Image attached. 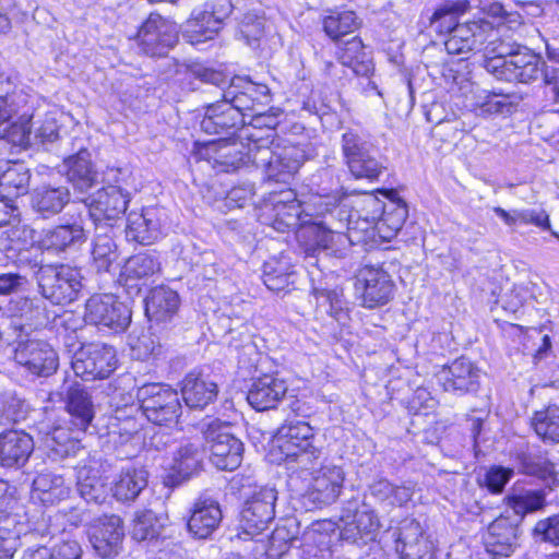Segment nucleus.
I'll use <instances>...</instances> for the list:
<instances>
[{
    "label": "nucleus",
    "instance_id": "1",
    "mask_svg": "<svg viewBox=\"0 0 559 559\" xmlns=\"http://www.w3.org/2000/svg\"><path fill=\"white\" fill-rule=\"evenodd\" d=\"M269 102L270 90L266 85L236 76L224 91L223 100L206 107L200 128L209 134H234L245 126L247 116L251 117L250 123L274 128L276 118L264 111Z\"/></svg>",
    "mask_w": 559,
    "mask_h": 559
},
{
    "label": "nucleus",
    "instance_id": "2",
    "mask_svg": "<svg viewBox=\"0 0 559 559\" xmlns=\"http://www.w3.org/2000/svg\"><path fill=\"white\" fill-rule=\"evenodd\" d=\"M545 46L547 59L552 64L542 61L527 48L503 38L499 46L488 47L490 59L486 61L485 69L498 80L508 82L531 83L542 76L559 102V40L546 39Z\"/></svg>",
    "mask_w": 559,
    "mask_h": 559
},
{
    "label": "nucleus",
    "instance_id": "3",
    "mask_svg": "<svg viewBox=\"0 0 559 559\" xmlns=\"http://www.w3.org/2000/svg\"><path fill=\"white\" fill-rule=\"evenodd\" d=\"M66 409L70 416L69 424L53 412L46 413L37 424L43 436L47 455L53 460L75 456L83 449L81 437L95 417V406L88 391L81 384L69 386L66 394Z\"/></svg>",
    "mask_w": 559,
    "mask_h": 559
},
{
    "label": "nucleus",
    "instance_id": "4",
    "mask_svg": "<svg viewBox=\"0 0 559 559\" xmlns=\"http://www.w3.org/2000/svg\"><path fill=\"white\" fill-rule=\"evenodd\" d=\"M250 139L248 155L251 164L261 169L269 180L287 182L305 162V151L281 138Z\"/></svg>",
    "mask_w": 559,
    "mask_h": 559
},
{
    "label": "nucleus",
    "instance_id": "5",
    "mask_svg": "<svg viewBox=\"0 0 559 559\" xmlns=\"http://www.w3.org/2000/svg\"><path fill=\"white\" fill-rule=\"evenodd\" d=\"M500 33V28H493L484 20L461 23L447 37L444 48L449 55L463 56L464 59L483 49L485 64L490 59L488 47L499 46L503 39Z\"/></svg>",
    "mask_w": 559,
    "mask_h": 559
},
{
    "label": "nucleus",
    "instance_id": "6",
    "mask_svg": "<svg viewBox=\"0 0 559 559\" xmlns=\"http://www.w3.org/2000/svg\"><path fill=\"white\" fill-rule=\"evenodd\" d=\"M82 280L81 271L67 264L43 265L37 272L39 293L53 305L76 300L83 288Z\"/></svg>",
    "mask_w": 559,
    "mask_h": 559
},
{
    "label": "nucleus",
    "instance_id": "7",
    "mask_svg": "<svg viewBox=\"0 0 559 559\" xmlns=\"http://www.w3.org/2000/svg\"><path fill=\"white\" fill-rule=\"evenodd\" d=\"M342 154L344 162L356 179L377 180L384 166L376 157V147L368 136L354 129L342 135Z\"/></svg>",
    "mask_w": 559,
    "mask_h": 559
},
{
    "label": "nucleus",
    "instance_id": "8",
    "mask_svg": "<svg viewBox=\"0 0 559 559\" xmlns=\"http://www.w3.org/2000/svg\"><path fill=\"white\" fill-rule=\"evenodd\" d=\"M136 397L141 415L155 425L176 424L181 414L177 391L162 383H146L139 388Z\"/></svg>",
    "mask_w": 559,
    "mask_h": 559
},
{
    "label": "nucleus",
    "instance_id": "9",
    "mask_svg": "<svg viewBox=\"0 0 559 559\" xmlns=\"http://www.w3.org/2000/svg\"><path fill=\"white\" fill-rule=\"evenodd\" d=\"M276 442L286 461L298 462L304 467L320 456V450L313 444V429L306 421L290 420L283 424L277 430Z\"/></svg>",
    "mask_w": 559,
    "mask_h": 559
},
{
    "label": "nucleus",
    "instance_id": "10",
    "mask_svg": "<svg viewBox=\"0 0 559 559\" xmlns=\"http://www.w3.org/2000/svg\"><path fill=\"white\" fill-rule=\"evenodd\" d=\"M233 5L228 0L205 2L195 8L185 24L183 36L192 44L213 39L229 16Z\"/></svg>",
    "mask_w": 559,
    "mask_h": 559
},
{
    "label": "nucleus",
    "instance_id": "11",
    "mask_svg": "<svg viewBox=\"0 0 559 559\" xmlns=\"http://www.w3.org/2000/svg\"><path fill=\"white\" fill-rule=\"evenodd\" d=\"M395 284L380 265L366 264L355 275V292L361 306L374 309L386 305L394 296Z\"/></svg>",
    "mask_w": 559,
    "mask_h": 559
},
{
    "label": "nucleus",
    "instance_id": "12",
    "mask_svg": "<svg viewBox=\"0 0 559 559\" xmlns=\"http://www.w3.org/2000/svg\"><path fill=\"white\" fill-rule=\"evenodd\" d=\"M204 437L210 444L211 462L223 471L236 469L242 461L243 444L229 432V426L214 419L207 423Z\"/></svg>",
    "mask_w": 559,
    "mask_h": 559
},
{
    "label": "nucleus",
    "instance_id": "13",
    "mask_svg": "<svg viewBox=\"0 0 559 559\" xmlns=\"http://www.w3.org/2000/svg\"><path fill=\"white\" fill-rule=\"evenodd\" d=\"M116 366L115 348L103 343L83 345L72 360L75 376L85 381L108 378Z\"/></svg>",
    "mask_w": 559,
    "mask_h": 559
},
{
    "label": "nucleus",
    "instance_id": "14",
    "mask_svg": "<svg viewBox=\"0 0 559 559\" xmlns=\"http://www.w3.org/2000/svg\"><path fill=\"white\" fill-rule=\"evenodd\" d=\"M84 319L95 325H103L116 332L124 331L131 322V310L115 295L96 294L85 304Z\"/></svg>",
    "mask_w": 559,
    "mask_h": 559
},
{
    "label": "nucleus",
    "instance_id": "15",
    "mask_svg": "<svg viewBox=\"0 0 559 559\" xmlns=\"http://www.w3.org/2000/svg\"><path fill=\"white\" fill-rule=\"evenodd\" d=\"M138 44L148 56H163L178 41L175 22L157 13H151L138 32Z\"/></svg>",
    "mask_w": 559,
    "mask_h": 559
},
{
    "label": "nucleus",
    "instance_id": "16",
    "mask_svg": "<svg viewBox=\"0 0 559 559\" xmlns=\"http://www.w3.org/2000/svg\"><path fill=\"white\" fill-rule=\"evenodd\" d=\"M277 491L271 487H261L245 502L240 526L245 534L254 536L265 528L275 516Z\"/></svg>",
    "mask_w": 559,
    "mask_h": 559
},
{
    "label": "nucleus",
    "instance_id": "17",
    "mask_svg": "<svg viewBox=\"0 0 559 559\" xmlns=\"http://www.w3.org/2000/svg\"><path fill=\"white\" fill-rule=\"evenodd\" d=\"M272 206V227L280 231L297 230L306 228L310 224L311 214L304 210L301 201L297 199L292 189L271 193L269 200Z\"/></svg>",
    "mask_w": 559,
    "mask_h": 559
},
{
    "label": "nucleus",
    "instance_id": "18",
    "mask_svg": "<svg viewBox=\"0 0 559 559\" xmlns=\"http://www.w3.org/2000/svg\"><path fill=\"white\" fill-rule=\"evenodd\" d=\"M249 144L230 139H219L202 144L198 148V156L205 159L221 171H233L241 166L251 164L248 155Z\"/></svg>",
    "mask_w": 559,
    "mask_h": 559
},
{
    "label": "nucleus",
    "instance_id": "19",
    "mask_svg": "<svg viewBox=\"0 0 559 559\" xmlns=\"http://www.w3.org/2000/svg\"><path fill=\"white\" fill-rule=\"evenodd\" d=\"M130 195L117 185L99 189L84 200L90 217L97 225L120 218L127 211Z\"/></svg>",
    "mask_w": 559,
    "mask_h": 559
},
{
    "label": "nucleus",
    "instance_id": "20",
    "mask_svg": "<svg viewBox=\"0 0 559 559\" xmlns=\"http://www.w3.org/2000/svg\"><path fill=\"white\" fill-rule=\"evenodd\" d=\"M345 473L341 466L326 464L313 472L305 499L314 508H322L336 501L343 484Z\"/></svg>",
    "mask_w": 559,
    "mask_h": 559
},
{
    "label": "nucleus",
    "instance_id": "21",
    "mask_svg": "<svg viewBox=\"0 0 559 559\" xmlns=\"http://www.w3.org/2000/svg\"><path fill=\"white\" fill-rule=\"evenodd\" d=\"M14 359L29 372L40 377L52 374L59 366L56 350L41 340L32 338L19 342L14 352Z\"/></svg>",
    "mask_w": 559,
    "mask_h": 559
},
{
    "label": "nucleus",
    "instance_id": "22",
    "mask_svg": "<svg viewBox=\"0 0 559 559\" xmlns=\"http://www.w3.org/2000/svg\"><path fill=\"white\" fill-rule=\"evenodd\" d=\"M90 542L102 558L117 556L122 548L124 530L122 520L116 514H105L90 525Z\"/></svg>",
    "mask_w": 559,
    "mask_h": 559
},
{
    "label": "nucleus",
    "instance_id": "23",
    "mask_svg": "<svg viewBox=\"0 0 559 559\" xmlns=\"http://www.w3.org/2000/svg\"><path fill=\"white\" fill-rule=\"evenodd\" d=\"M519 520L507 513L497 518L488 526L484 536L486 551L493 558L510 557L519 546Z\"/></svg>",
    "mask_w": 559,
    "mask_h": 559
},
{
    "label": "nucleus",
    "instance_id": "24",
    "mask_svg": "<svg viewBox=\"0 0 559 559\" xmlns=\"http://www.w3.org/2000/svg\"><path fill=\"white\" fill-rule=\"evenodd\" d=\"M127 221V236L139 243L151 245L167 226V214L162 207H147L141 213L131 212Z\"/></svg>",
    "mask_w": 559,
    "mask_h": 559
},
{
    "label": "nucleus",
    "instance_id": "25",
    "mask_svg": "<svg viewBox=\"0 0 559 559\" xmlns=\"http://www.w3.org/2000/svg\"><path fill=\"white\" fill-rule=\"evenodd\" d=\"M378 528V518L372 511L366 509H344L337 524L340 538L353 544L373 539Z\"/></svg>",
    "mask_w": 559,
    "mask_h": 559
},
{
    "label": "nucleus",
    "instance_id": "26",
    "mask_svg": "<svg viewBox=\"0 0 559 559\" xmlns=\"http://www.w3.org/2000/svg\"><path fill=\"white\" fill-rule=\"evenodd\" d=\"M365 210H370L376 218L378 237L383 241H390L401 230L407 217V207L404 203H391L384 205L381 200L368 195L365 201Z\"/></svg>",
    "mask_w": 559,
    "mask_h": 559
},
{
    "label": "nucleus",
    "instance_id": "27",
    "mask_svg": "<svg viewBox=\"0 0 559 559\" xmlns=\"http://www.w3.org/2000/svg\"><path fill=\"white\" fill-rule=\"evenodd\" d=\"M438 380L447 392L461 394L473 392L479 385V369L471 359L460 357L443 367L438 373Z\"/></svg>",
    "mask_w": 559,
    "mask_h": 559
},
{
    "label": "nucleus",
    "instance_id": "28",
    "mask_svg": "<svg viewBox=\"0 0 559 559\" xmlns=\"http://www.w3.org/2000/svg\"><path fill=\"white\" fill-rule=\"evenodd\" d=\"M222 519L219 503L211 497L201 496L191 508L187 527L193 537L205 539L218 528Z\"/></svg>",
    "mask_w": 559,
    "mask_h": 559
},
{
    "label": "nucleus",
    "instance_id": "29",
    "mask_svg": "<svg viewBox=\"0 0 559 559\" xmlns=\"http://www.w3.org/2000/svg\"><path fill=\"white\" fill-rule=\"evenodd\" d=\"M395 550L405 559H433V544L415 520L406 521L400 528Z\"/></svg>",
    "mask_w": 559,
    "mask_h": 559
},
{
    "label": "nucleus",
    "instance_id": "30",
    "mask_svg": "<svg viewBox=\"0 0 559 559\" xmlns=\"http://www.w3.org/2000/svg\"><path fill=\"white\" fill-rule=\"evenodd\" d=\"M286 381L275 374H263L253 380L248 403L257 411L275 408L287 393Z\"/></svg>",
    "mask_w": 559,
    "mask_h": 559
},
{
    "label": "nucleus",
    "instance_id": "31",
    "mask_svg": "<svg viewBox=\"0 0 559 559\" xmlns=\"http://www.w3.org/2000/svg\"><path fill=\"white\" fill-rule=\"evenodd\" d=\"M138 408L118 411L109 424V439L116 445L131 444L139 448L143 442L142 418Z\"/></svg>",
    "mask_w": 559,
    "mask_h": 559
},
{
    "label": "nucleus",
    "instance_id": "32",
    "mask_svg": "<svg viewBox=\"0 0 559 559\" xmlns=\"http://www.w3.org/2000/svg\"><path fill=\"white\" fill-rule=\"evenodd\" d=\"M34 450L33 438L22 430L0 433V464L5 467L21 466Z\"/></svg>",
    "mask_w": 559,
    "mask_h": 559
},
{
    "label": "nucleus",
    "instance_id": "33",
    "mask_svg": "<svg viewBox=\"0 0 559 559\" xmlns=\"http://www.w3.org/2000/svg\"><path fill=\"white\" fill-rule=\"evenodd\" d=\"M217 393V384L202 373L192 371L182 380V399L190 408H204L216 399Z\"/></svg>",
    "mask_w": 559,
    "mask_h": 559
},
{
    "label": "nucleus",
    "instance_id": "34",
    "mask_svg": "<svg viewBox=\"0 0 559 559\" xmlns=\"http://www.w3.org/2000/svg\"><path fill=\"white\" fill-rule=\"evenodd\" d=\"M200 464L199 445L190 441L181 443L173 454L171 474L166 477L165 484L171 486L181 484L199 469Z\"/></svg>",
    "mask_w": 559,
    "mask_h": 559
},
{
    "label": "nucleus",
    "instance_id": "35",
    "mask_svg": "<svg viewBox=\"0 0 559 559\" xmlns=\"http://www.w3.org/2000/svg\"><path fill=\"white\" fill-rule=\"evenodd\" d=\"M179 304L177 292L167 286H157L145 298V313L152 321L166 322L177 313Z\"/></svg>",
    "mask_w": 559,
    "mask_h": 559
},
{
    "label": "nucleus",
    "instance_id": "36",
    "mask_svg": "<svg viewBox=\"0 0 559 559\" xmlns=\"http://www.w3.org/2000/svg\"><path fill=\"white\" fill-rule=\"evenodd\" d=\"M70 484L61 475L55 473H40L33 481L32 498L45 506H53L69 498Z\"/></svg>",
    "mask_w": 559,
    "mask_h": 559
},
{
    "label": "nucleus",
    "instance_id": "37",
    "mask_svg": "<svg viewBox=\"0 0 559 559\" xmlns=\"http://www.w3.org/2000/svg\"><path fill=\"white\" fill-rule=\"evenodd\" d=\"M295 278L294 266L285 257L272 258L263 265V283L272 292L289 290L295 285Z\"/></svg>",
    "mask_w": 559,
    "mask_h": 559
},
{
    "label": "nucleus",
    "instance_id": "38",
    "mask_svg": "<svg viewBox=\"0 0 559 559\" xmlns=\"http://www.w3.org/2000/svg\"><path fill=\"white\" fill-rule=\"evenodd\" d=\"M70 201L67 187L43 186L32 193L33 209L44 217H49L62 211Z\"/></svg>",
    "mask_w": 559,
    "mask_h": 559
},
{
    "label": "nucleus",
    "instance_id": "39",
    "mask_svg": "<svg viewBox=\"0 0 559 559\" xmlns=\"http://www.w3.org/2000/svg\"><path fill=\"white\" fill-rule=\"evenodd\" d=\"M471 9L467 0L445 1L429 17V26L440 35H450L459 26V17Z\"/></svg>",
    "mask_w": 559,
    "mask_h": 559
},
{
    "label": "nucleus",
    "instance_id": "40",
    "mask_svg": "<svg viewBox=\"0 0 559 559\" xmlns=\"http://www.w3.org/2000/svg\"><path fill=\"white\" fill-rule=\"evenodd\" d=\"M68 179L75 189L85 191L97 181V173L91 162V155L86 150H80L76 155L69 156L64 160Z\"/></svg>",
    "mask_w": 559,
    "mask_h": 559
},
{
    "label": "nucleus",
    "instance_id": "41",
    "mask_svg": "<svg viewBox=\"0 0 559 559\" xmlns=\"http://www.w3.org/2000/svg\"><path fill=\"white\" fill-rule=\"evenodd\" d=\"M29 170L20 163L0 165V197L11 201L12 198L25 194L29 186Z\"/></svg>",
    "mask_w": 559,
    "mask_h": 559
},
{
    "label": "nucleus",
    "instance_id": "42",
    "mask_svg": "<svg viewBox=\"0 0 559 559\" xmlns=\"http://www.w3.org/2000/svg\"><path fill=\"white\" fill-rule=\"evenodd\" d=\"M160 272V262L156 254L140 252L130 257L121 271L126 285L132 286L134 281H146Z\"/></svg>",
    "mask_w": 559,
    "mask_h": 559
},
{
    "label": "nucleus",
    "instance_id": "43",
    "mask_svg": "<svg viewBox=\"0 0 559 559\" xmlns=\"http://www.w3.org/2000/svg\"><path fill=\"white\" fill-rule=\"evenodd\" d=\"M85 241V233L80 224H68L48 230L43 239L47 250L64 252L73 249Z\"/></svg>",
    "mask_w": 559,
    "mask_h": 559
},
{
    "label": "nucleus",
    "instance_id": "44",
    "mask_svg": "<svg viewBox=\"0 0 559 559\" xmlns=\"http://www.w3.org/2000/svg\"><path fill=\"white\" fill-rule=\"evenodd\" d=\"M148 474L143 467L122 469L114 483V496L120 501H132L147 486Z\"/></svg>",
    "mask_w": 559,
    "mask_h": 559
},
{
    "label": "nucleus",
    "instance_id": "45",
    "mask_svg": "<svg viewBox=\"0 0 559 559\" xmlns=\"http://www.w3.org/2000/svg\"><path fill=\"white\" fill-rule=\"evenodd\" d=\"M338 60L343 66L352 68L357 75L369 76L374 67L360 38L348 40L338 51Z\"/></svg>",
    "mask_w": 559,
    "mask_h": 559
},
{
    "label": "nucleus",
    "instance_id": "46",
    "mask_svg": "<svg viewBox=\"0 0 559 559\" xmlns=\"http://www.w3.org/2000/svg\"><path fill=\"white\" fill-rule=\"evenodd\" d=\"M536 435L545 442L559 443V406L550 404L536 411L532 418Z\"/></svg>",
    "mask_w": 559,
    "mask_h": 559
},
{
    "label": "nucleus",
    "instance_id": "47",
    "mask_svg": "<svg viewBox=\"0 0 559 559\" xmlns=\"http://www.w3.org/2000/svg\"><path fill=\"white\" fill-rule=\"evenodd\" d=\"M82 548L75 540H68L48 548L43 545L27 547L21 559H81Z\"/></svg>",
    "mask_w": 559,
    "mask_h": 559
},
{
    "label": "nucleus",
    "instance_id": "48",
    "mask_svg": "<svg viewBox=\"0 0 559 559\" xmlns=\"http://www.w3.org/2000/svg\"><path fill=\"white\" fill-rule=\"evenodd\" d=\"M520 466L524 474L538 477L545 481L557 484L558 473L555 464L546 456L535 454H521L519 456Z\"/></svg>",
    "mask_w": 559,
    "mask_h": 559
},
{
    "label": "nucleus",
    "instance_id": "49",
    "mask_svg": "<svg viewBox=\"0 0 559 559\" xmlns=\"http://www.w3.org/2000/svg\"><path fill=\"white\" fill-rule=\"evenodd\" d=\"M76 486L80 496L87 502L100 503L106 498L102 480L87 466L78 468Z\"/></svg>",
    "mask_w": 559,
    "mask_h": 559
},
{
    "label": "nucleus",
    "instance_id": "50",
    "mask_svg": "<svg viewBox=\"0 0 559 559\" xmlns=\"http://www.w3.org/2000/svg\"><path fill=\"white\" fill-rule=\"evenodd\" d=\"M93 264L98 272H107L118 259L117 246L107 234H97L92 250Z\"/></svg>",
    "mask_w": 559,
    "mask_h": 559
},
{
    "label": "nucleus",
    "instance_id": "51",
    "mask_svg": "<svg viewBox=\"0 0 559 559\" xmlns=\"http://www.w3.org/2000/svg\"><path fill=\"white\" fill-rule=\"evenodd\" d=\"M337 524L324 519L312 522L304 533V539L316 545L320 550L330 549L335 538Z\"/></svg>",
    "mask_w": 559,
    "mask_h": 559
},
{
    "label": "nucleus",
    "instance_id": "52",
    "mask_svg": "<svg viewBox=\"0 0 559 559\" xmlns=\"http://www.w3.org/2000/svg\"><path fill=\"white\" fill-rule=\"evenodd\" d=\"M358 26V19L353 11L334 12L323 21L325 33L334 40L353 33Z\"/></svg>",
    "mask_w": 559,
    "mask_h": 559
},
{
    "label": "nucleus",
    "instance_id": "53",
    "mask_svg": "<svg viewBox=\"0 0 559 559\" xmlns=\"http://www.w3.org/2000/svg\"><path fill=\"white\" fill-rule=\"evenodd\" d=\"M376 218L377 216L367 210L365 217H358L356 221L350 217L347 240L353 245H367L370 241H374L377 235L376 230Z\"/></svg>",
    "mask_w": 559,
    "mask_h": 559
},
{
    "label": "nucleus",
    "instance_id": "54",
    "mask_svg": "<svg viewBox=\"0 0 559 559\" xmlns=\"http://www.w3.org/2000/svg\"><path fill=\"white\" fill-rule=\"evenodd\" d=\"M29 412L28 403L15 392H4L0 397V420L19 423L24 420Z\"/></svg>",
    "mask_w": 559,
    "mask_h": 559
},
{
    "label": "nucleus",
    "instance_id": "55",
    "mask_svg": "<svg viewBox=\"0 0 559 559\" xmlns=\"http://www.w3.org/2000/svg\"><path fill=\"white\" fill-rule=\"evenodd\" d=\"M508 506L513 512L511 519H518L519 523L526 513L540 510L545 506V496L542 491H525L508 498Z\"/></svg>",
    "mask_w": 559,
    "mask_h": 559
},
{
    "label": "nucleus",
    "instance_id": "56",
    "mask_svg": "<svg viewBox=\"0 0 559 559\" xmlns=\"http://www.w3.org/2000/svg\"><path fill=\"white\" fill-rule=\"evenodd\" d=\"M163 525L157 515L151 510L138 512L133 520L131 535L134 539L142 542L157 537Z\"/></svg>",
    "mask_w": 559,
    "mask_h": 559
},
{
    "label": "nucleus",
    "instance_id": "57",
    "mask_svg": "<svg viewBox=\"0 0 559 559\" xmlns=\"http://www.w3.org/2000/svg\"><path fill=\"white\" fill-rule=\"evenodd\" d=\"M131 348L133 355L141 360L157 357L163 352L159 338L151 331H143L136 340L132 341Z\"/></svg>",
    "mask_w": 559,
    "mask_h": 559
},
{
    "label": "nucleus",
    "instance_id": "58",
    "mask_svg": "<svg viewBox=\"0 0 559 559\" xmlns=\"http://www.w3.org/2000/svg\"><path fill=\"white\" fill-rule=\"evenodd\" d=\"M304 210L311 214L310 224L314 222V216L323 215L332 211L338 204V198L332 194H312L307 201H301Z\"/></svg>",
    "mask_w": 559,
    "mask_h": 559
},
{
    "label": "nucleus",
    "instance_id": "59",
    "mask_svg": "<svg viewBox=\"0 0 559 559\" xmlns=\"http://www.w3.org/2000/svg\"><path fill=\"white\" fill-rule=\"evenodd\" d=\"M533 535L537 542L559 546V514L538 521Z\"/></svg>",
    "mask_w": 559,
    "mask_h": 559
},
{
    "label": "nucleus",
    "instance_id": "60",
    "mask_svg": "<svg viewBox=\"0 0 559 559\" xmlns=\"http://www.w3.org/2000/svg\"><path fill=\"white\" fill-rule=\"evenodd\" d=\"M306 230L313 235L317 246L324 250L334 251L336 246L342 243L345 239V235L326 229L318 223L309 225Z\"/></svg>",
    "mask_w": 559,
    "mask_h": 559
},
{
    "label": "nucleus",
    "instance_id": "61",
    "mask_svg": "<svg viewBox=\"0 0 559 559\" xmlns=\"http://www.w3.org/2000/svg\"><path fill=\"white\" fill-rule=\"evenodd\" d=\"M20 317L25 319L29 326L41 323L45 319L43 302L36 298H22L17 301Z\"/></svg>",
    "mask_w": 559,
    "mask_h": 559
},
{
    "label": "nucleus",
    "instance_id": "62",
    "mask_svg": "<svg viewBox=\"0 0 559 559\" xmlns=\"http://www.w3.org/2000/svg\"><path fill=\"white\" fill-rule=\"evenodd\" d=\"M513 475V471L502 466H492L489 468L484 478V485L492 493H499L503 490L506 484Z\"/></svg>",
    "mask_w": 559,
    "mask_h": 559
},
{
    "label": "nucleus",
    "instance_id": "63",
    "mask_svg": "<svg viewBox=\"0 0 559 559\" xmlns=\"http://www.w3.org/2000/svg\"><path fill=\"white\" fill-rule=\"evenodd\" d=\"M515 226L518 224L534 225L543 229H549V216L544 210L521 209L514 210Z\"/></svg>",
    "mask_w": 559,
    "mask_h": 559
},
{
    "label": "nucleus",
    "instance_id": "64",
    "mask_svg": "<svg viewBox=\"0 0 559 559\" xmlns=\"http://www.w3.org/2000/svg\"><path fill=\"white\" fill-rule=\"evenodd\" d=\"M519 103L514 95L493 94L484 104L485 110L493 114H510L512 107Z\"/></svg>",
    "mask_w": 559,
    "mask_h": 559
}]
</instances>
